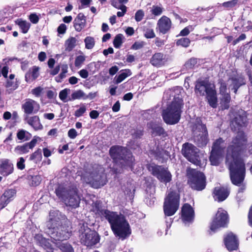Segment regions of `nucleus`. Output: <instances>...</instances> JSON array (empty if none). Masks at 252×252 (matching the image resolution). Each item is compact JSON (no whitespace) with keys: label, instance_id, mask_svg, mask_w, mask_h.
I'll return each instance as SVG.
<instances>
[{"label":"nucleus","instance_id":"31","mask_svg":"<svg viewBox=\"0 0 252 252\" xmlns=\"http://www.w3.org/2000/svg\"><path fill=\"white\" fill-rule=\"evenodd\" d=\"M86 19L84 14L79 13L73 21V26L75 30L78 32H81L86 26Z\"/></svg>","mask_w":252,"mask_h":252},{"label":"nucleus","instance_id":"63","mask_svg":"<svg viewBox=\"0 0 252 252\" xmlns=\"http://www.w3.org/2000/svg\"><path fill=\"white\" fill-rule=\"evenodd\" d=\"M66 26L64 24H61L57 29V32L59 34H64L66 31Z\"/></svg>","mask_w":252,"mask_h":252},{"label":"nucleus","instance_id":"37","mask_svg":"<svg viewBox=\"0 0 252 252\" xmlns=\"http://www.w3.org/2000/svg\"><path fill=\"white\" fill-rule=\"evenodd\" d=\"M16 24L18 25L23 33L28 32L31 27V24L27 22L25 20H23L21 19H18L15 21Z\"/></svg>","mask_w":252,"mask_h":252},{"label":"nucleus","instance_id":"7","mask_svg":"<svg viewBox=\"0 0 252 252\" xmlns=\"http://www.w3.org/2000/svg\"><path fill=\"white\" fill-rule=\"evenodd\" d=\"M187 184L193 190L202 191L207 185L205 174L196 169H191L187 171Z\"/></svg>","mask_w":252,"mask_h":252},{"label":"nucleus","instance_id":"16","mask_svg":"<svg viewBox=\"0 0 252 252\" xmlns=\"http://www.w3.org/2000/svg\"><path fill=\"white\" fill-rule=\"evenodd\" d=\"M228 80L230 81L231 86H232V90L234 93L236 94L238 90L242 86L246 84L245 77L242 73H238L236 71H233L228 78Z\"/></svg>","mask_w":252,"mask_h":252},{"label":"nucleus","instance_id":"29","mask_svg":"<svg viewBox=\"0 0 252 252\" xmlns=\"http://www.w3.org/2000/svg\"><path fill=\"white\" fill-rule=\"evenodd\" d=\"M149 128L151 129V134L154 136H160L165 138L168 136L167 132L165 130L160 124L151 123Z\"/></svg>","mask_w":252,"mask_h":252},{"label":"nucleus","instance_id":"44","mask_svg":"<svg viewBox=\"0 0 252 252\" xmlns=\"http://www.w3.org/2000/svg\"><path fill=\"white\" fill-rule=\"evenodd\" d=\"M144 135V128L142 127H136L133 129L131 133L133 138L135 139H141Z\"/></svg>","mask_w":252,"mask_h":252},{"label":"nucleus","instance_id":"4","mask_svg":"<svg viewBox=\"0 0 252 252\" xmlns=\"http://www.w3.org/2000/svg\"><path fill=\"white\" fill-rule=\"evenodd\" d=\"M184 104L183 100L179 95L174 97L171 103L162 112V116L164 122L168 125L177 124L181 119Z\"/></svg>","mask_w":252,"mask_h":252},{"label":"nucleus","instance_id":"24","mask_svg":"<svg viewBox=\"0 0 252 252\" xmlns=\"http://www.w3.org/2000/svg\"><path fill=\"white\" fill-rule=\"evenodd\" d=\"M14 171L13 164L8 159H1L0 160V174L7 177L11 174Z\"/></svg>","mask_w":252,"mask_h":252},{"label":"nucleus","instance_id":"47","mask_svg":"<svg viewBox=\"0 0 252 252\" xmlns=\"http://www.w3.org/2000/svg\"><path fill=\"white\" fill-rule=\"evenodd\" d=\"M198 61L196 58H191L187 61L185 66L187 69H193L197 64Z\"/></svg>","mask_w":252,"mask_h":252},{"label":"nucleus","instance_id":"25","mask_svg":"<svg viewBox=\"0 0 252 252\" xmlns=\"http://www.w3.org/2000/svg\"><path fill=\"white\" fill-rule=\"evenodd\" d=\"M22 108L25 114L30 115L32 113H36L38 111L39 105L34 100L27 99L22 104Z\"/></svg>","mask_w":252,"mask_h":252},{"label":"nucleus","instance_id":"43","mask_svg":"<svg viewBox=\"0 0 252 252\" xmlns=\"http://www.w3.org/2000/svg\"><path fill=\"white\" fill-rule=\"evenodd\" d=\"M84 42L85 44V48L87 49H93L95 44L94 37L90 36H87L84 39Z\"/></svg>","mask_w":252,"mask_h":252},{"label":"nucleus","instance_id":"13","mask_svg":"<svg viewBox=\"0 0 252 252\" xmlns=\"http://www.w3.org/2000/svg\"><path fill=\"white\" fill-rule=\"evenodd\" d=\"M248 124L247 112L240 109L235 113L234 117L231 121V129L233 131H238L243 127H246Z\"/></svg>","mask_w":252,"mask_h":252},{"label":"nucleus","instance_id":"42","mask_svg":"<svg viewBox=\"0 0 252 252\" xmlns=\"http://www.w3.org/2000/svg\"><path fill=\"white\" fill-rule=\"evenodd\" d=\"M222 96L220 98L221 103L223 106L224 109H228L229 108V103L231 100L230 94L221 95Z\"/></svg>","mask_w":252,"mask_h":252},{"label":"nucleus","instance_id":"27","mask_svg":"<svg viewBox=\"0 0 252 252\" xmlns=\"http://www.w3.org/2000/svg\"><path fill=\"white\" fill-rule=\"evenodd\" d=\"M166 62L165 56L161 52L155 53L150 60V63L153 66L157 67L164 65Z\"/></svg>","mask_w":252,"mask_h":252},{"label":"nucleus","instance_id":"33","mask_svg":"<svg viewBox=\"0 0 252 252\" xmlns=\"http://www.w3.org/2000/svg\"><path fill=\"white\" fill-rule=\"evenodd\" d=\"M27 122L35 130H40L43 128V126L40 122L39 117L37 116L30 117Z\"/></svg>","mask_w":252,"mask_h":252},{"label":"nucleus","instance_id":"49","mask_svg":"<svg viewBox=\"0 0 252 252\" xmlns=\"http://www.w3.org/2000/svg\"><path fill=\"white\" fill-rule=\"evenodd\" d=\"M144 35L146 38H153L156 37V34L153 29L148 28L144 29Z\"/></svg>","mask_w":252,"mask_h":252},{"label":"nucleus","instance_id":"60","mask_svg":"<svg viewBox=\"0 0 252 252\" xmlns=\"http://www.w3.org/2000/svg\"><path fill=\"white\" fill-rule=\"evenodd\" d=\"M43 89L40 86L37 87L32 90V93L36 97H38L42 93Z\"/></svg>","mask_w":252,"mask_h":252},{"label":"nucleus","instance_id":"9","mask_svg":"<svg viewBox=\"0 0 252 252\" xmlns=\"http://www.w3.org/2000/svg\"><path fill=\"white\" fill-rule=\"evenodd\" d=\"M180 199V194L176 190L169 191L165 198L163 206L166 216H172L176 213L179 207Z\"/></svg>","mask_w":252,"mask_h":252},{"label":"nucleus","instance_id":"36","mask_svg":"<svg viewBox=\"0 0 252 252\" xmlns=\"http://www.w3.org/2000/svg\"><path fill=\"white\" fill-rule=\"evenodd\" d=\"M224 141L221 137H219L213 143L212 146V150L223 153L224 147L222 144L224 143Z\"/></svg>","mask_w":252,"mask_h":252},{"label":"nucleus","instance_id":"15","mask_svg":"<svg viewBox=\"0 0 252 252\" xmlns=\"http://www.w3.org/2000/svg\"><path fill=\"white\" fill-rule=\"evenodd\" d=\"M84 181L94 189H99L106 185L107 179L103 174L91 173L89 177H84Z\"/></svg>","mask_w":252,"mask_h":252},{"label":"nucleus","instance_id":"1","mask_svg":"<svg viewBox=\"0 0 252 252\" xmlns=\"http://www.w3.org/2000/svg\"><path fill=\"white\" fill-rule=\"evenodd\" d=\"M247 143V136L243 131L238 132L232 139L227 149L226 161L229 162L228 169L232 184L240 187L238 192H243L246 189L243 184L245 177V164L240 158Z\"/></svg>","mask_w":252,"mask_h":252},{"label":"nucleus","instance_id":"51","mask_svg":"<svg viewBox=\"0 0 252 252\" xmlns=\"http://www.w3.org/2000/svg\"><path fill=\"white\" fill-rule=\"evenodd\" d=\"M163 11V8L158 5H153L151 10V13L155 16L161 15Z\"/></svg>","mask_w":252,"mask_h":252},{"label":"nucleus","instance_id":"30","mask_svg":"<svg viewBox=\"0 0 252 252\" xmlns=\"http://www.w3.org/2000/svg\"><path fill=\"white\" fill-rule=\"evenodd\" d=\"M39 67L34 65L29 69L25 75L27 83H31L35 81L39 76Z\"/></svg>","mask_w":252,"mask_h":252},{"label":"nucleus","instance_id":"61","mask_svg":"<svg viewBox=\"0 0 252 252\" xmlns=\"http://www.w3.org/2000/svg\"><path fill=\"white\" fill-rule=\"evenodd\" d=\"M30 21L34 24H37L39 20V17L35 13H32L29 16Z\"/></svg>","mask_w":252,"mask_h":252},{"label":"nucleus","instance_id":"54","mask_svg":"<svg viewBox=\"0 0 252 252\" xmlns=\"http://www.w3.org/2000/svg\"><path fill=\"white\" fill-rule=\"evenodd\" d=\"M144 16V12L143 10H138L135 14V20L136 22L141 21Z\"/></svg>","mask_w":252,"mask_h":252},{"label":"nucleus","instance_id":"28","mask_svg":"<svg viewBox=\"0 0 252 252\" xmlns=\"http://www.w3.org/2000/svg\"><path fill=\"white\" fill-rule=\"evenodd\" d=\"M34 240L36 244L46 250L47 252H53V248L50 240L43 237L41 234H37L34 236Z\"/></svg>","mask_w":252,"mask_h":252},{"label":"nucleus","instance_id":"52","mask_svg":"<svg viewBox=\"0 0 252 252\" xmlns=\"http://www.w3.org/2000/svg\"><path fill=\"white\" fill-rule=\"evenodd\" d=\"M111 4L115 8H120L119 6L126 3L128 0H110Z\"/></svg>","mask_w":252,"mask_h":252},{"label":"nucleus","instance_id":"64","mask_svg":"<svg viewBox=\"0 0 252 252\" xmlns=\"http://www.w3.org/2000/svg\"><path fill=\"white\" fill-rule=\"evenodd\" d=\"M144 46L143 42H135L131 46V48L133 50H138L141 49Z\"/></svg>","mask_w":252,"mask_h":252},{"label":"nucleus","instance_id":"40","mask_svg":"<svg viewBox=\"0 0 252 252\" xmlns=\"http://www.w3.org/2000/svg\"><path fill=\"white\" fill-rule=\"evenodd\" d=\"M77 40L74 37H71L65 41L66 50L68 51H71L75 47Z\"/></svg>","mask_w":252,"mask_h":252},{"label":"nucleus","instance_id":"35","mask_svg":"<svg viewBox=\"0 0 252 252\" xmlns=\"http://www.w3.org/2000/svg\"><path fill=\"white\" fill-rule=\"evenodd\" d=\"M131 74V72L129 69L121 70V73L115 77V83L117 84L120 83Z\"/></svg>","mask_w":252,"mask_h":252},{"label":"nucleus","instance_id":"39","mask_svg":"<svg viewBox=\"0 0 252 252\" xmlns=\"http://www.w3.org/2000/svg\"><path fill=\"white\" fill-rule=\"evenodd\" d=\"M85 94L81 90H78L73 92L71 95V97L68 99V100L72 101L75 99H80L83 98L84 99Z\"/></svg>","mask_w":252,"mask_h":252},{"label":"nucleus","instance_id":"46","mask_svg":"<svg viewBox=\"0 0 252 252\" xmlns=\"http://www.w3.org/2000/svg\"><path fill=\"white\" fill-rule=\"evenodd\" d=\"M123 35L119 33L116 35L113 40V45L116 48H120L123 44Z\"/></svg>","mask_w":252,"mask_h":252},{"label":"nucleus","instance_id":"3","mask_svg":"<svg viewBox=\"0 0 252 252\" xmlns=\"http://www.w3.org/2000/svg\"><path fill=\"white\" fill-rule=\"evenodd\" d=\"M109 152L114 163L120 165L121 167H129L132 170L135 158L127 148L122 146L114 145L110 148Z\"/></svg>","mask_w":252,"mask_h":252},{"label":"nucleus","instance_id":"58","mask_svg":"<svg viewBox=\"0 0 252 252\" xmlns=\"http://www.w3.org/2000/svg\"><path fill=\"white\" fill-rule=\"evenodd\" d=\"M85 60V58L84 56L82 55L77 56L75 60V65L77 67L79 66L83 63Z\"/></svg>","mask_w":252,"mask_h":252},{"label":"nucleus","instance_id":"17","mask_svg":"<svg viewBox=\"0 0 252 252\" xmlns=\"http://www.w3.org/2000/svg\"><path fill=\"white\" fill-rule=\"evenodd\" d=\"M172 26V23L170 19L163 15L158 21L156 30L159 34H165L170 32Z\"/></svg>","mask_w":252,"mask_h":252},{"label":"nucleus","instance_id":"56","mask_svg":"<svg viewBox=\"0 0 252 252\" xmlns=\"http://www.w3.org/2000/svg\"><path fill=\"white\" fill-rule=\"evenodd\" d=\"M25 160L23 157L19 158V160L17 162V167L18 169L22 170L25 168Z\"/></svg>","mask_w":252,"mask_h":252},{"label":"nucleus","instance_id":"11","mask_svg":"<svg viewBox=\"0 0 252 252\" xmlns=\"http://www.w3.org/2000/svg\"><path fill=\"white\" fill-rule=\"evenodd\" d=\"M195 126L197 131L202 133H199L194 136L193 141L198 147L202 148L205 147L209 141L208 132L206 125L202 123L200 119H197Z\"/></svg>","mask_w":252,"mask_h":252},{"label":"nucleus","instance_id":"20","mask_svg":"<svg viewBox=\"0 0 252 252\" xmlns=\"http://www.w3.org/2000/svg\"><path fill=\"white\" fill-rule=\"evenodd\" d=\"M150 153L156 159L162 163L166 161L170 157L169 152L160 147L158 145L155 148L150 150Z\"/></svg>","mask_w":252,"mask_h":252},{"label":"nucleus","instance_id":"50","mask_svg":"<svg viewBox=\"0 0 252 252\" xmlns=\"http://www.w3.org/2000/svg\"><path fill=\"white\" fill-rule=\"evenodd\" d=\"M41 150L40 149H38L30 156V160H33L36 159H41Z\"/></svg>","mask_w":252,"mask_h":252},{"label":"nucleus","instance_id":"14","mask_svg":"<svg viewBox=\"0 0 252 252\" xmlns=\"http://www.w3.org/2000/svg\"><path fill=\"white\" fill-rule=\"evenodd\" d=\"M229 222V217L227 212L222 210V212L218 211L211 223L210 229L215 232L220 227H227Z\"/></svg>","mask_w":252,"mask_h":252},{"label":"nucleus","instance_id":"41","mask_svg":"<svg viewBox=\"0 0 252 252\" xmlns=\"http://www.w3.org/2000/svg\"><path fill=\"white\" fill-rule=\"evenodd\" d=\"M190 44V40L188 37H182L176 41V44L177 46H182L184 48L188 47Z\"/></svg>","mask_w":252,"mask_h":252},{"label":"nucleus","instance_id":"23","mask_svg":"<svg viewBox=\"0 0 252 252\" xmlns=\"http://www.w3.org/2000/svg\"><path fill=\"white\" fill-rule=\"evenodd\" d=\"M224 244L229 251L236 250L239 246L237 237L232 232L228 233L224 238Z\"/></svg>","mask_w":252,"mask_h":252},{"label":"nucleus","instance_id":"62","mask_svg":"<svg viewBox=\"0 0 252 252\" xmlns=\"http://www.w3.org/2000/svg\"><path fill=\"white\" fill-rule=\"evenodd\" d=\"M220 94L221 95L228 94V93H226L227 91V86L225 83H221L220 84Z\"/></svg>","mask_w":252,"mask_h":252},{"label":"nucleus","instance_id":"10","mask_svg":"<svg viewBox=\"0 0 252 252\" xmlns=\"http://www.w3.org/2000/svg\"><path fill=\"white\" fill-rule=\"evenodd\" d=\"M181 152L183 156L192 163L201 166V158L203 155L200 150L192 144L186 142L182 145Z\"/></svg>","mask_w":252,"mask_h":252},{"label":"nucleus","instance_id":"21","mask_svg":"<svg viewBox=\"0 0 252 252\" xmlns=\"http://www.w3.org/2000/svg\"><path fill=\"white\" fill-rule=\"evenodd\" d=\"M16 190L13 189H7L0 197V209L5 207L14 198Z\"/></svg>","mask_w":252,"mask_h":252},{"label":"nucleus","instance_id":"48","mask_svg":"<svg viewBox=\"0 0 252 252\" xmlns=\"http://www.w3.org/2000/svg\"><path fill=\"white\" fill-rule=\"evenodd\" d=\"M70 92V90L68 88H65L60 91L59 93V98L61 100L65 102H67L68 100H67L68 94Z\"/></svg>","mask_w":252,"mask_h":252},{"label":"nucleus","instance_id":"57","mask_svg":"<svg viewBox=\"0 0 252 252\" xmlns=\"http://www.w3.org/2000/svg\"><path fill=\"white\" fill-rule=\"evenodd\" d=\"M238 0H232L222 3V6L226 8H232L237 3Z\"/></svg>","mask_w":252,"mask_h":252},{"label":"nucleus","instance_id":"26","mask_svg":"<svg viewBox=\"0 0 252 252\" xmlns=\"http://www.w3.org/2000/svg\"><path fill=\"white\" fill-rule=\"evenodd\" d=\"M37 138H39V137L34 136L30 142L26 143L21 146H16L15 148V151L19 155L28 153L30 149H32L36 145Z\"/></svg>","mask_w":252,"mask_h":252},{"label":"nucleus","instance_id":"34","mask_svg":"<svg viewBox=\"0 0 252 252\" xmlns=\"http://www.w3.org/2000/svg\"><path fill=\"white\" fill-rule=\"evenodd\" d=\"M223 153L211 150L209 160L211 164L217 166L220 164V159L222 156Z\"/></svg>","mask_w":252,"mask_h":252},{"label":"nucleus","instance_id":"55","mask_svg":"<svg viewBox=\"0 0 252 252\" xmlns=\"http://www.w3.org/2000/svg\"><path fill=\"white\" fill-rule=\"evenodd\" d=\"M86 111V106L83 105L80 107L78 109L76 110L74 113V116L76 117H80L82 116Z\"/></svg>","mask_w":252,"mask_h":252},{"label":"nucleus","instance_id":"53","mask_svg":"<svg viewBox=\"0 0 252 252\" xmlns=\"http://www.w3.org/2000/svg\"><path fill=\"white\" fill-rule=\"evenodd\" d=\"M17 137L19 140L27 141L30 139L26 136V131L24 129L19 130L17 133Z\"/></svg>","mask_w":252,"mask_h":252},{"label":"nucleus","instance_id":"8","mask_svg":"<svg viewBox=\"0 0 252 252\" xmlns=\"http://www.w3.org/2000/svg\"><path fill=\"white\" fill-rule=\"evenodd\" d=\"M56 213H50V219L47 223V227L51 230L52 234L56 232V240L63 241L68 238V230L61 225V220L59 217L55 216Z\"/></svg>","mask_w":252,"mask_h":252},{"label":"nucleus","instance_id":"38","mask_svg":"<svg viewBox=\"0 0 252 252\" xmlns=\"http://www.w3.org/2000/svg\"><path fill=\"white\" fill-rule=\"evenodd\" d=\"M57 247L62 252H74L73 247L68 242L59 243L57 244Z\"/></svg>","mask_w":252,"mask_h":252},{"label":"nucleus","instance_id":"59","mask_svg":"<svg viewBox=\"0 0 252 252\" xmlns=\"http://www.w3.org/2000/svg\"><path fill=\"white\" fill-rule=\"evenodd\" d=\"M120 8H116L118 9H121L122 11H118L117 13V16L119 17H123L125 14L126 12L127 7L125 5L123 4L119 6Z\"/></svg>","mask_w":252,"mask_h":252},{"label":"nucleus","instance_id":"19","mask_svg":"<svg viewBox=\"0 0 252 252\" xmlns=\"http://www.w3.org/2000/svg\"><path fill=\"white\" fill-rule=\"evenodd\" d=\"M230 190L223 186L215 187L212 192V196L215 201L221 202L224 201L229 196Z\"/></svg>","mask_w":252,"mask_h":252},{"label":"nucleus","instance_id":"32","mask_svg":"<svg viewBox=\"0 0 252 252\" xmlns=\"http://www.w3.org/2000/svg\"><path fill=\"white\" fill-rule=\"evenodd\" d=\"M206 94L209 105L213 108H216L218 106V98L216 91L213 88H211L208 90V92H207Z\"/></svg>","mask_w":252,"mask_h":252},{"label":"nucleus","instance_id":"18","mask_svg":"<svg viewBox=\"0 0 252 252\" xmlns=\"http://www.w3.org/2000/svg\"><path fill=\"white\" fill-rule=\"evenodd\" d=\"M195 218L194 209L189 203H185L181 208V219L183 222L192 223Z\"/></svg>","mask_w":252,"mask_h":252},{"label":"nucleus","instance_id":"5","mask_svg":"<svg viewBox=\"0 0 252 252\" xmlns=\"http://www.w3.org/2000/svg\"><path fill=\"white\" fill-rule=\"evenodd\" d=\"M78 191L76 187L65 188L61 185L55 189L56 194L59 198L62 199L66 206L73 208L79 207L81 199Z\"/></svg>","mask_w":252,"mask_h":252},{"label":"nucleus","instance_id":"45","mask_svg":"<svg viewBox=\"0 0 252 252\" xmlns=\"http://www.w3.org/2000/svg\"><path fill=\"white\" fill-rule=\"evenodd\" d=\"M29 179L31 181V185L32 186H38L42 180V178L40 175L29 176Z\"/></svg>","mask_w":252,"mask_h":252},{"label":"nucleus","instance_id":"22","mask_svg":"<svg viewBox=\"0 0 252 252\" xmlns=\"http://www.w3.org/2000/svg\"><path fill=\"white\" fill-rule=\"evenodd\" d=\"M212 87L210 86L209 83L203 80L199 79L195 82L194 87V93L198 96H204L208 90Z\"/></svg>","mask_w":252,"mask_h":252},{"label":"nucleus","instance_id":"12","mask_svg":"<svg viewBox=\"0 0 252 252\" xmlns=\"http://www.w3.org/2000/svg\"><path fill=\"white\" fill-rule=\"evenodd\" d=\"M149 170L152 175L161 183L166 184L172 181V175L167 167L155 164L151 166Z\"/></svg>","mask_w":252,"mask_h":252},{"label":"nucleus","instance_id":"2","mask_svg":"<svg viewBox=\"0 0 252 252\" xmlns=\"http://www.w3.org/2000/svg\"><path fill=\"white\" fill-rule=\"evenodd\" d=\"M92 207L93 212L108 221L115 236L124 240L131 234L130 225L124 215L103 209L102 202L99 200L93 202Z\"/></svg>","mask_w":252,"mask_h":252},{"label":"nucleus","instance_id":"6","mask_svg":"<svg viewBox=\"0 0 252 252\" xmlns=\"http://www.w3.org/2000/svg\"><path fill=\"white\" fill-rule=\"evenodd\" d=\"M79 225V237L82 245L92 247L99 242L100 236L97 232L89 228L87 223L83 222Z\"/></svg>","mask_w":252,"mask_h":252}]
</instances>
